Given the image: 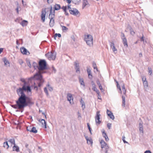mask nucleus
Segmentation results:
<instances>
[{
  "mask_svg": "<svg viewBox=\"0 0 153 153\" xmlns=\"http://www.w3.org/2000/svg\"><path fill=\"white\" fill-rule=\"evenodd\" d=\"M144 153H152L151 151L149 150H146L145 151Z\"/></svg>",
  "mask_w": 153,
  "mask_h": 153,
  "instance_id": "60",
  "label": "nucleus"
},
{
  "mask_svg": "<svg viewBox=\"0 0 153 153\" xmlns=\"http://www.w3.org/2000/svg\"><path fill=\"white\" fill-rule=\"evenodd\" d=\"M54 10H58L61 8V7L60 5L55 4V5L53 7Z\"/></svg>",
  "mask_w": 153,
  "mask_h": 153,
  "instance_id": "17",
  "label": "nucleus"
},
{
  "mask_svg": "<svg viewBox=\"0 0 153 153\" xmlns=\"http://www.w3.org/2000/svg\"><path fill=\"white\" fill-rule=\"evenodd\" d=\"M87 71L88 75L89 78L90 79H91L92 78V75L91 74V70L90 69L87 68Z\"/></svg>",
  "mask_w": 153,
  "mask_h": 153,
  "instance_id": "23",
  "label": "nucleus"
},
{
  "mask_svg": "<svg viewBox=\"0 0 153 153\" xmlns=\"http://www.w3.org/2000/svg\"><path fill=\"white\" fill-rule=\"evenodd\" d=\"M37 130L36 129V128L35 127H32L31 132L34 133H36L37 132Z\"/></svg>",
  "mask_w": 153,
  "mask_h": 153,
  "instance_id": "26",
  "label": "nucleus"
},
{
  "mask_svg": "<svg viewBox=\"0 0 153 153\" xmlns=\"http://www.w3.org/2000/svg\"><path fill=\"white\" fill-rule=\"evenodd\" d=\"M80 102L81 104H82L85 103L84 101L82 100V98H81Z\"/></svg>",
  "mask_w": 153,
  "mask_h": 153,
  "instance_id": "58",
  "label": "nucleus"
},
{
  "mask_svg": "<svg viewBox=\"0 0 153 153\" xmlns=\"http://www.w3.org/2000/svg\"><path fill=\"white\" fill-rule=\"evenodd\" d=\"M97 94H98L97 97L99 99L101 100V97L100 95V92L99 91H97Z\"/></svg>",
  "mask_w": 153,
  "mask_h": 153,
  "instance_id": "39",
  "label": "nucleus"
},
{
  "mask_svg": "<svg viewBox=\"0 0 153 153\" xmlns=\"http://www.w3.org/2000/svg\"><path fill=\"white\" fill-rule=\"evenodd\" d=\"M143 128V125L142 123H139V128Z\"/></svg>",
  "mask_w": 153,
  "mask_h": 153,
  "instance_id": "56",
  "label": "nucleus"
},
{
  "mask_svg": "<svg viewBox=\"0 0 153 153\" xmlns=\"http://www.w3.org/2000/svg\"><path fill=\"white\" fill-rule=\"evenodd\" d=\"M32 128L31 127H27V130L31 132Z\"/></svg>",
  "mask_w": 153,
  "mask_h": 153,
  "instance_id": "49",
  "label": "nucleus"
},
{
  "mask_svg": "<svg viewBox=\"0 0 153 153\" xmlns=\"http://www.w3.org/2000/svg\"><path fill=\"white\" fill-rule=\"evenodd\" d=\"M139 131L140 133H142V134H143V128H139Z\"/></svg>",
  "mask_w": 153,
  "mask_h": 153,
  "instance_id": "48",
  "label": "nucleus"
},
{
  "mask_svg": "<svg viewBox=\"0 0 153 153\" xmlns=\"http://www.w3.org/2000/svg\"><path fill=\"white\" fill-rule=\"evenodd\" d=\"M20 50L23 54L29 55L30 54L29 52L24 47H21L20 49Z\"/></svg>",
  "mask_w": 153,
  "mask_h": 153,
  "instance_id": "11",
  "label": "nucleus"
},
{
  "mask_svg": "<svg viewBox=\"0 0 153 153\" xmlns=\"http://www.w3.org/2000/svg\"><path fill=\"white\" fill-rule=\"evenodd\" d=\"M79 82L81 85H83L84 87H85V85L84 82V80L83 78H81L80 77H79Z\"/></svg>",
  "mask_w": 153,
  "mask_h": 153,
  "instance_id": "22",
  "label": "nucleus"
},
{
  "mask_svg": "<svg viewBox=\"0 0 153 153\" xmlns=\"http://www.w3.org/2000/svg\"><path fill=\"white\" fill-rule=\"evenodd\" d=\"M108 116L110 117V118L113 120L114 119V115H113V114L108 115Z\"/></svg>",
  "mask_w": 153,
  "mask_h": 153,
  "instance_id": "40",
  "label": "nucleus"
},
{
  "mask_svg": "<svg viewBox=\"0 0 153 153\" xmlns=\"http://www.w3.org/2000/svg\"><path fill=\"white\" fill-rule=\"evenodd\" d=\"M47 87H48V89L49 91H53V88L51 86H50L49 83H48L47 85Z\"/></svg>",
  "mask_w": 153,
  "mask_h": 153,
  "instance_id": "29",
  "label": "nucleus"
},
{
  "mask_svg": "<svg viewBox=\"0 0 153 153\" xmlns=\"http://www.w3.org/2000/svg\"><path fill=\"white\" fill-rule=\"evenodd\" d=\"M52 70H53V71L52 72H53V73H55L56 71V69L53 66H52Z\"/></svg>",
  "mask_w": 153,
  "mask_h": 153,
  "instance_id": "47",
  "label": "nucleus"
},
{
  "mask_svg": "<svg viewBox=\"0 0 153 153\" xmlns=\"http://www.w3.org/2000/svg\"><path fill=\"white\" fill-rule=\"evenodd\" d=\"M64 0L65 1V0ZM66 1L68 4H70L72 1L73 3L76 4L80 1L81 0H66Z\"/></svg>",
  "mask_w": 153,
  "mask_h": 153,
  "instance_id": "15",
  "label": "nucleus"
},
{
  "mask_svg": "<svg viewBox=\"0 0 153 153\" xmlns=\"http://www.w3.org/2000/svg\"><path fill=\"white\" fill-rule=\"evenodd\" d=\"M122 39L124 47L126 48H127L128 47V45L126 38H123V39Z\"/></svg>",
  "mask_w": 153,
  "mask_h": 153,
  "instance_id": "18",
  "label": "nucleus"
},
{
  "mask_svg": "<svg viewBox=\"0 0 153 153\" xmlns=\"http://www.w3.org/2000/svg\"><path fill=\"white\" fill-rule=\"evenodd\" d=\"M116 83H117V87L120 90L119 92L121 94L122 92V91H121V88L120 86V85H119L118 82L116 81Z\"/></svg>",
  "mask_w": 153,
  "mask_h": 153,
  "instance_id": "32",
  "label": "nucleus"
},
{
  "mask_svg": "<svg viewBox=\"0 0 153 153\" xmlns=\"http://www.w3.org/2000/svg\"><path fill=\"white\" fill-rule=\"evenodd\" d=\"M90 6L87 0H83L82 8L84 9L85 7H89Z\"/></svg>",
  "mask_w": 153,
  "mask_h": 153,
  "instance_id": "13",
  "label": "nucleus"
},
{
  "mask_svg": "<svg viewBox=\"0 0 153 153\" xmlns=\"http://www.w3.org/2000/svg\"><path fill=\"white\" fill-rule=\"evenodd\" d=\"M33 79L35 80L38 79V71H37L36 74L33 77H31L28 79L29 80H31Z\"/></svg>",
  "mask_w": 153,
  "mask_h": 153,
  "instance_id": "14",
  "label": "nucleus"
},
{
  "mask_svg": "<svg viewBox=\"0 0 153 153\" xmlns=\"http://www.w3.org/2000/svg\"><path fill=\"white\" fill-rule=\"evenodd\" d=\"M33 67L34 68V69H38V65L35 62H33Z\"/></svg>",
  "mask_w": 153,
  "mask_h": 153,
  "instance_id": "24",
  "label": "nucleus"
},
{
  "mask_svg": "<svg viewBox=\"0 0 153 153\" xmlns=\"http://www.w3.org/2000/svg\"><path fill=\"white\" fill-rule=\"evenodd\" d=\"M93 67L94 69H96V70L97 71H98V70L97 67L96 65V63L94 62H93Z\"/></svg>",
  "mask_w": 153,
  "mask_h": 153,
  "instance_id": "28",
  "label": "nucleus"
},
{
  "mask_svg": "<svg viewBox=\"0 0 153 153\" xmlns=\"http://www.w3.org/2000/svg\"><path fill=\"white\" fill-rule=\"evenodd\" d=\"M61 26L62 27V30L63 31H64L65 30L66 31L68 29V28H67L65 26H62L61 25Z\"/></svg>",
  "mask_w": 153,
  "mask_h": 153,
  "instance_id": "31",
  "label": "nucleus"
},
{
  "mask_svg": "<svg viewBox=\"0 0 153 153\" xmlns=\"http://www.w3.org/2000/svg\"><path fill=\"white\" fill-rule=\"evenodd\" d=\"M82 107L83 109H85V103L82 104Z\"/></svg>",
  "mask_w": 153,
  "mask_h": 153,
  "instance_id": "63",
  "label": "nucleus"
},
{
  "mask_svg": "<svg viewBox=\"0 0 153 153\" xmlns=\"http://www.w3.org/2000/svg\"><path fill=\"white\" fill-rule=\"evenodd\" d=\"M57 36L59 37L60 38V37H61V34L60 33H56L54 35V39H56V38Z\"/></svg>",
  "mask_w": 153,
  "mask_h": 153,
  "instance_id": "27",
  "label": "nucleus"
},
{
  "mask_svg": "<svg viewBox=\"0 0 153 153\" xmlns=\"http://www.w3.org/2000/svg\"><path fill=\"white\" fill-rule=\"evenodd\" d=\"M93 143L91 139H89V140H88V143H87L88 144H92Z\"/></svg>",
  "mask_w": 153,
  "mask_h": 153,
  "instance_id": "54",
  "label": "nucleus"
},
{
  "mask_svg": "<svg viewBox=\"0 0 153 153\" xmlns=\"http://www.w3.org/2000/svg\"><path fill=\"white\" fill-rule=\"evenodd\" d=\"M13 151H16V152H19V148L17 146H16V144H14V146L13 147Z\"/></svg>",
  "mask_w": 153,
  "mask_h": 153,
  "instance_id": "21",
  "label": "nucleus"
},
{
  "mask_svg": "<svg viewBox=\"0 0 153 153\" xmlns=\"http://www.w3.org/2000/svg\"><path fill=\"white\" fill-rule=\"evenodd\" d=\"M75 68L76 70V72L77 73L78 72H79V73H80V70H79V66H77V67Z\"/></svg>",
  "mask_w": 153,
  "mask_h": 153,
  "instance_id": "44",
  "label": "nucleus"
},
{
  "mask_svg": "<svg viewBox=\"0 0 153 153\" xmlns=\"http://www.w3.org/2000/svg\"><path fill=\"white\" fill-rule=\"evenodd\" d=\"M111 124L110 123H108L107 124V127L109 129H110L111 128Z\"/></svg>",
  "mask_w": 153,
  "mask_h": 153,
  "instance_id": "52",
  "label": "nucleus"
},
{
  "mask_svg": "<svg viewBox=\"0 0 153 153\" xmlns=\"http://www.w3.org/2000/svg\"><path fill=\"white\" fill-rule=\"evenodd\" d=\"M39 112H42V114L44 115L45 118H46V116L45 114V112H42V110H39Z\"/></svg>",
  "mask_w": 153,
  "mask_h": 153,
  "instance_id": "51",
  "label": "nucleus"
},
{
  "mask_svg": "<svg viewBox=\"0 0 153 153\" xmlns=\"http://www.w3.org/2000/svg\"><path fill=\"white\" fill-rule=\"evenodd\" d=\"M75 68L77 67V66H79V65L78 63H77L76 62H74Z\"/></svg>",
  "mask_w": 153,
  "mask_h": 153,
  "instance_id": "57",
  "label": "nucleus"
},
{
  "mask_svg": "<svg viewBox=\"0 0 153 153\" xmlns=\"http://www.w3.org/2000/svg\"><path fill=\"white\" fill-rule=\"evenodd\" d=\"M4 65H7L8 64H9V62L8 60H7L6 59L4 60Z\"/></svg>",
  "mask_w": 153,
  "mask_h": 153,
  "instance_id": "42",
  "label": "nucleus"
},
{
  "mask_svg": "<svg viewBox=\"0 0 153 153\" xmlns=\"http://www.w3.org/2000/svg\"><path fill=\"white\" fill-rule=\"evenodd\" d=\"M69 12L71 14L76 16L79 14V11L75 8H72L71 9H69Z\"/></svg>",
  "mask_w": 153,
  "mask_h": 153,
  "instance_id": "9",
  "label": "nucleus"
},
{
  "mask_svg": "<svg viewBox=\"0 0 153 153\" xmlns=\"http://www.w3.org/2000/svg\"><path fill=\"white\" fill-rule=\"evenodd\" d=\"M9 141L12 144H13L14 145L16 144L15 143V140L14 139H10Z\"/></svg>",
  "mask_w": 153,
  "mask_h": 153,
  "instance_id": "33",
  "label": "nucleus"
},
{
  "mask_svg": "<svg viewBox=\"0 0 153 153\" xmlns=\"http://www.w3.org/2000/svg\"><path fill=\"white\" fill-rule=\"evenodd\" d=\"M92 89L94 91H96V93L97 92V91H99L98 90H97L96 87V86L92 87Z\"/></svg>",
  "mask_w": 153,
  "mask_h": 153,
  "instance_id": "35",
  "label": "nucleus"
},
{
  "mask_svg": "<svg viewBox=\"0 0 153 153\" xmlns=\"http://www.w3.org/2000/svg\"><path fill=\"white\" fill-rule=\"evenodd\" d=\"M106 112H107V114L108 116L112 114V113L111 112V111H109L108 109H107V110Z\"/></svg>",
  "mask_w": 153,
  "mask_h": 153,
  "instance_id": "45",
  "label": "nucleus"
},
{
  "mask_svg": "<svg viewBox=\"0 0 153 153\" xmlns=\"http://www.w3.org/2000/svg\"><path fill=\"white\" fill-rule=\"evenodd\" d=\"M20 81L24 84L22 88H19L16 90L17 93L19 97L18 100L16 101V105H12L11 106L14 108H17L18 107L19 109L23 108L29 104L32 103L31 99L27 97L24 93V91L27 92H31L30 86L27 85V82L25 79L21 78Z\"/></svg>",
  "mask_w": 153,
  "mask_h": 153,
  "instance_id": "1",
  "label": "nucleus"
},
{
  "mask_svg": "<svg viewBox=\"0 0 153 153\" xmlns=\"http://www.w3.org/2000/svg\"><path fill=\"white\" fill-rule=\"evenodd\" d=\"M143 81V84L145 88H146L148 87V83L147 81L146 80V78H145V79L144 80L143 78H142Z\"/></svg>",
  "mask_w": 153,
  "mask_h": 153,
  "instance_id": "19",
  "label": "nucleus"
},
{
  "mask_svg": "<svg viewBox=\"0 0 153 153\" xmlns=\"http://www.w3.org/2000/svg\"><path fill=\"white\" fill-rule=\"evenodd\" d=\"M87 126L88 127V129L90 131V134H92V132H91V128H90V125L89 124V123H87Z\"/></svg>",
  "mask_w": 153,
  "mask_h": 153,
  "instance_id": "41",
  "label": "nucleus"
},
{
  "mask_svg": "<svg viewBox=\"0 0 153 153\" xmlns=\"http://www.w3.org/2000/svg\"><path fill=\"white\" fill-rule=\"evenodd\" d=\"M121 39H123V38H126L124 34L122 32L121 33Z\"/></svg>",
  "mask_w": 153,
  "mask_h": 153,
  "instance_id": "50",
  "label": "nucleus"
},
{
  "mask_svg": "<svg viewBox=\"0 0 153 153\" xmlns=\"http://www.w3.org/2000/svg\"><path fill=\"white\" fill-rule=\"evenodd\" d=\"M44 91L45 93H46V95L48 96L49 95V94L48 92V91L47 89V88L46 87H45L44 88Z\"/></svg>",
  "mask_w": 153,
  "mask_h": 153,
  "instance_id": "37",
  "label": "nucleus"
},
{
  "mask_svg": "<svg viewBox=\"0 0 153 153\" xmlns=\"http://www.w3.org/2000/svg\"><path fill=\"white\" fill-rule=\"evenodd\" d=\"M91 84L92 87L96 86L94 82L93 81L91 82Z\"/></svg>",
  "mask_w": 153,
  "mask_h": 153,
  "instance_id": "64",
  "label": "nucleus"
},
{
  "mask_svg": "<svg viewBox=\"0 0 153 153\" xmlns=\"http://www.w3.org/2000/svg\"><path fill=\"white\" fill-rule=\"evenodd\" d=\"M100 143L101 144V148L102 149L103 148H105L106 150H107L108 148V145L105 143V142L103 140H101L100 142Z\"/></svg>",
  "mask_w": 153,
  "mask_h": 153,
  "instance_id": "12",
  "label": "nucleus"
},
{
  "mask_svg": "<svg viewBox=\"0 0 153 153\" xmlns=\"http://www.w3.org/2000/svg\"><path fill=\"white\" fill-rule=\"evenodd\" d=\"M56 52L55 51L49 52L45 54V56L49 60H54L56 58Z\"/></svg>",
  "mask_w": 153,
  "mask_h": 153,
  "instance_id": "5",
  "label": "nucleus"
},
{
  "mask_svg": "<svg viewBox=\"0 0 153 153\" xmlns=\"http://www.w3.org/2000/svg\"><path fill=\"white\" fill-rule=\"evenodd\" d=\"M122 91L123 94V95L122 96V106L124 107H125V97L126 96V90L125 88L124 85H123L122 86Z\"/></svg>",
  "mask_w": 153,
  "mask_h": 153,
  "instance_id": "7",
  "label": "nucleus"
},
{
  "mask_svg": "<svg viewBox=\"0 0 153 153\" xmlns=\"http://www.w3.org/2000/svg\"><path fill=\"white\" fill-rule=\"evenodd\" d=\"M129 29L131 34L132 35H134L135 34V33L131 27H130Z\"/></svg>",
  "mask_w": 153,
  "mask_h": 153,
  "instance_id": "30",
  "label": "nucleus"
},
{
  "mask_svg": "<svg viewBox=\"0 0 153 153\" xmlns=\"http://www.w3.org/2000/svg\"><path fill=\"white\" fill-rule=\"evenodd\" d=\"M4 147L7 149L9 148V146L7 141L4 143Z\"/></svg>",
  "mask_w": 153,
  "mask_h": 153,
  "instance_id": "25",
  "label": "nucleus"
},
{
  "mask_svg": "<svg viewBox=\"0 0 153 153\" xmlns=\"http://www.w3.org/2000/svg\"><path fill=\"white\" fill-rule=\"evenodd\" d=\"M47 62L45 59H40L39 61V87L41 86L44 82L41 74L46 73L43 71L48 69Z\"/></svg>",
  "mask_w": 153,
  "mask_h": 153,
  "instance_id": "2",
  "label": "nucleus"
},
{
  "mask_svg": "<svg viewBox=\"0 0 153 153\" xmlns=\"http://www.w3.org/2000/svg\"><path fill=\"white\" fill-rule=\"evenodd\" d=\"M110 45V46L112 48L113 47H114V44L113 42H109Z\"/></svg>",
  "mask_w": 153,
  "mask_h": 153,
  "instance_id": "43",
  "label": "nucleus"
},
{
  "mask_svg": "<svg viewBox=\"0 0 153 153\" xmlns=\"http://www.w3.org/2000/svg\"><path fill=\"white\" fill-rule=\"evenodd\" d=\"M100 111H97L96 112L95 117V122L96 124H100L101 123V121L100 120Z\"/></svg>",
  "mask_w": 153,
  "mask_h": 153,
  "instance_id": "8",
  "label": "nucleus"
},
{
  "mask_svg": "<svg viewBox=\"0 0 153 153\" xmlns=\"http://www.w3.org/2000/svg\"><path fill=\"white\" fill-rule=\"evenodd\" d=\"M63 9L64 11H65V10H67V7L66 6H63L61 8Z\"/></svg>",
  "mask_w": 153,
  "mask_h": 153,
  "instance_id": "46",
  "label": "nucleus"
},
{
  "mask_svg": "<svg viewBox=\"0 0 153 153\" xmlns=\"http://www.w3.org/2000/svg\"><path fill=\"white\" fill-rule=\"evenodd\" d=\"M113 51L114 52H115V51H117V49L115 48V47L114 46V47H113V48H112Z\"/></svg>",
  "mask_w": 153,
  "mask_h": 153,
  "instance_id": "59",
  "label": "nucleus"
},
{
  "mask_svg": "<svg viewBox=\"0 0 153 153\" xmlns=\"http://www.w3.org/2000/svg\"><path fill=\"white\" fill-rule=\"evenodd\" d=\"M85 41L87 44L90 46L93 45V38L91 35L88 34L86 36L85 38Z\"/></svg>",
  "mask_w": 153,
  "mask_h": 153,
  "instance_id": "4",
  "label": "nucleus"
},
{
  "mask_svg": "<svg viewBox=\"0 0 153 153\" xmlns=\"http://www.w3.org/2000/svg\"><path fill=\"white\" fill-rule=\"evenodd\" d=\"M122 138H123L122 140L124 143H128V142H127L125 140V137L124 136H123L122 137Z\"/></svg>",
  "mask_w": 153,
  "mask_h": 153,
  "instance_id": "53",
  "label": "nucleus"
},
{
  "mask_svg": "<svg viewBox=\"0 0 153 153\" xmlns=\"http://www.w3.org/2000/svg\"><path fill=\"white\" fill-rule=\"evenodd\" d=\"M48 3H51L53 2V0H47Z\"/></svg>",
  "mask_w": 153,
  "mask_h": 153,
  "instance_id": "61",
  "label": "nucleus"
},
{
  "mask_svg": "<svg viewBox=\"0 0 153 153\" xmlns=\"http://www.w3.org/2000/svg\"><path fill=\"white\" fill-rule=\"evenodd\" d=\"M67 100L68 101H69L70 103H71V100L73 101V98L71 94L70 93H68L67 94Z\"/></svg>",
  "mask_w": 153,
  "mask_h": 153,
  "instance_id": "16",
  "label": "nucleus"
},
{
  "mask_svg": "<svg viewBox=\"0 0 153 153\" xmlns=\"http://www.w3.org/2000/svg\"><path fill=\"white\" fill-rule=\"evenodd\" d=\"M52 8L51 7L50 8V13L49 16V18L50 19V21L49 22V25L51 27H53L54 24V21L53 18L55 16V11H53L52 12Z\"/></svg>",
  "mask_w": 153,
  "mask_h": 153,
  "instance_id": "3",
  "label": "nucleus"
},
{
  "mask_svg": "<svg viewBox=\"0 0 153 153\" xmlns=\"http://www.w3.org/2000/svg\"><path fill=\"white\" fill-rule=\"evenodd\" d=\"M48 8H43L41 12L40 20L42 23H44L45 21V16L47 14V10Z\"/></svg>",
  "mask_w": 153,
  "mask_h": 153,
  "instance_id": "6",
  "label": "nucleus"
},
{
  "mask_svg": "<svg viewBox=\"0 0 153 153\" xmlns=\"http://www.w3.org/2000/svg\"><path fill=\"white\" fill-rule=\"evenodd\" d=\"M148 72L149 73H150V75H151L152 73V68L150 67H148Z\"/></svg>",
  "mask_w": 153,
  "mask_h": 153,
  "instance_id": "38",
  "label": "nucleus"
},
{
  "mask_svg": "<svg viewBox=\"0 0 153 153\" xmlns=\"http://www.w3.org/2000/svg\"><path fill=\"white\" fill-rule=\"evenodd\" d=\"M84 136L87 141V143H88V140H89V139L88 138V136H85V135H84Z\"/></svg>",
  "mask_w": 153,
  "mask_h": 153,
  "instance_id": "55",
  "label": "nucleus"
},
{
  "mask_svg": "<svg viewBox=\"0 0 153 153\" xmlns=\"http://www.w3.org/2000/svg\"><path fill=\"white\" fill-rule=\"evenodd\" d=\"M102 134L103 137L105 138V137H106L107 138H108V136H107L106 133L105 132V131L103 130V131H102Z\"/></svg>",
  "mask_w": 153,
  "mask_h": 153,
  "instance_id": "34",
  "label": "nucleus"
},
{
  "mask_svg": "<svg viewBox=\"0 0 153 153\" xmlns=\"http://www.w3.org/2000/svg\"><path fill=\"white\" fill-rule=\"evenodd\" d=\"M39 122L40 123L39 125L41 126L42 127L46 128L47 123L45 120L43 119H39Z\"/></svg>",
  "mask_w": 153,
  "mask_h": 153,
  "instance_id": "10",
  "label": "nucleus"
},
{
  "mask_svg": "<svg viewBox=\"0 0 153 153\" xmlns=\"http://www.w3.org/2000/svg\"><path fill=\"white\" fill-rule=\"evenodd\" d=\"M27 23L28 22L27 21L25 20H23L20 23V24L24 27L27 26Z\"/></svg>",
  "mask_w": 153,
  "mask_h": 153,
  "instance_id": "20",
  "label": "nucleus"
},
{
  "mask_svg": "<svg viewBox=\"0 0 153 153\" xmlns=\"http://www.w3.org/2000/svg\"><path fill=\"white\" fill-rule=\"evenodd\" d=\"M97 83L99 86H100V85H101V84L100 83V82L99 80H97Z\"/></svg>",
  "mask_w": 153,
  "mask_h": 153,
  "instance_id": "62",
  "label": "nucleus"
},
{
  "mask_svg": "<svg viewBox=\"0 0 153 153\" xmlns=\"http://www.w3.org/2000/svg\"><path fill=\"white\" fill-rule=\"evenodd\" d=\"M27 64V65L30 68H31V65L30 63V62L29 60H27L26 61Z\"/></svg>",
  "mask_w": 153,
  "mask_h": 153,
  "instance_id": "36",
  "label": "nucleus"
}]
</instances>
